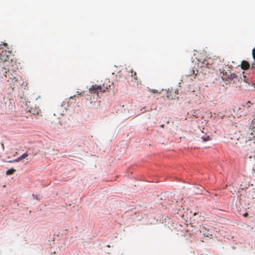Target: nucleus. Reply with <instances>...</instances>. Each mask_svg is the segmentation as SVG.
<instances>
[{"label": "nucleus", "instance_id": "nucleus-1", "mask_svg": "<svg viewBox=\"0 0 255 255\" xmlns=\"http://www.w3.org/2000/svg\"><path fill=\"white\" fill-rule=\"evenodd\" d=\"M6 50L0 47V74L3 75L10 85V88L14 89L20 84V77L17 73V68L11 65Z\"/></svg>", "mask_w": 255, "mask_h": 255}, {"label": "nucleus", "instance_id": "nucleus-2", "mask_svg": "<svg viewBox=\"0 0 255 255\" xmlns=\"http://www.w3.org/2000/svg\"><path fill=\"white\" fill-rule=\"evenodd\" d=\"M1 107L2 111L5 114H10L14 108V103L9 98L5 99L4 102L2 103Z\"/></svg>", "mask_w": 255, "mask_h": 255}, {"label": "nucleus", "instance_id": "nucleus-3", "mask_svg": "<svg viewBox=\"0 0 255 255\" xmlns=\"http://www.w3.org/2000/svg\"><path fill=\"white\" fill-rule=\"evenodd\" d=\"M254 109H255V103H252L250 101L246 102L239 108V110L241 111L240 116H246Z\"/></svg>", "mask_w": 255, "mask_h": 255}, {"label": "nucleus", "instance_id": "nucleus-4", "mask_svg": "<svg viewBox=\"0 0 255 255\" xmlns=\"http://www.w3.org/2000/svg\"><path fill=\"white\" fill-rule=\"evenodd\" d=\"M219 71L220 73L222 74V78L224 81H234L235 82L239 80L238 76L237 74L232 73L229 71H226L224 69H220Z\"/></svg>", "mask_w": 255, "mask_h": 255}, {"label": "nucleus", "instance_id": "nucleus-5", "mask_svg": "<svg viewBox=\"0 0 255 255\" xmlns=\"http://www.w3.org/2000/svg\"><path fill=\"white\" fill-rule=\"evenodd\" d=\"M107 89H108V87H105L104 84L103 86L94 85L92 86L89 91L91 94L97 93V95H98L99 93H104Z\"/></svg>", "mask_w": 255, "mask_h": 255}, {"label": "nucleus", "instance_id": "nucleus-6", "mask_svg": "<svg viewBox=\"0 0 255 255\" xmlns=\"http://www.w3.org/2000/svg\"><path fill=\"white\" fill-rule=\"evenodd\" d=\"M255 156V149L254 147L252 149L248 148L247 150V152L245 155V158L247 162L249 163H253L255 161V159H254Z\"/></svg>", "mask_w": 255, "mask_h": 255}, {"label": "nucleus", "instance_id": "nucleus-7", "mask_svg": "<svg viewBox=\"0 0 255 255\" xmlns=\"http://www.w3.org/2000/svg\"><path fill=\"white\" fill-rule=\"evenodd\" d=\"M28 154L27 153V152H25V153H23V154H22L19 157H18V158H17L16 159H14L13 160L9 161L8 162L12 163V162H19V161H20L22 159H24V158L27 157L28 156Z\"/></svg>", "mask_w": 255, "mask_h": 255}, {"label": "nucleus", "instance_id": "nucleus-8", "mask_svg": "<svg viewBox=\"0 0 255 255\" xmlns=\"http://www.w3.org/2000/svg\"><path fill=\"white\" fill-rule=\"evenodd\" d=\"M250 67V63L247 61H245V60H243L242 62V63H241V68L243 70H247Z\"/></svg>", "mask_w": 255, "mask_h": 255}, {"label": "nucleus", "instance_id": "nucleus-9", "mask_svg": "<svg viewBox=\"0 0 255 255\" xmlns=\"http://www.w3.org/2000/svg\"><path fill=\"white\" fill-rule=\"evenodd\" d=\"M83 94H84V92H77L76 95H74L73 96H71L70 99H74L76 97H79L83 96Z\"/></svg>", "mask_w": 255, "mask_h": 255}, {"label": "nucleus", "instance_id": "nucleus-10", "mask_svg": "<svg viewBox=\"0 0 255 255\" xmlns=\"http://www.w3.org/2000/svg\"><path fill=\"white\" fill-rule=\"evenodd\" d=\"M130 76L132 77L134 80H137L136 73L135 72L133 71L132 70L130 72Z\"/></svg>", "mask_w": 255, "mask_h": 255}, {"label": "nucleus", "instance_id": "nucleus-11", "mask_svg": "<svg viewBox=\"0 0 255 255\" xmlns=\"http://www.w3.org/2000/svg\"><path fill=\"white\" fill-rule=\"evenodd\" d=\"M15 171V170L14 169L11 168L6 171V174L7 175H11V174H13Z\"/></svg>", "mask_w": 255, "mask_h": 255}, {"label": "nucleus", "instance_id": "nucleus-12", "mask_svg": "<svg viewBox=\"0 0 255 255\" xmlns=\"http://www.w3.org/2000/svg\"><path fill=\"white\" fill-rule=\"evenodd\" d=\"M202 139L204 141H207L211 140V137L209 135H205L203 136H202Z\"/></svg>", "mask_w": 255, "mask_h": 255}, {"label": "nucleus", "instance_id": "nucleus-13", "mask_svg": "<svg viewBox=\"0 0 255 255\" xmlns=\"http://www.w3.org/2000/svg\"><path fill=\"white\" fill-rule=\"evenodd\" d=\"M208 64H209V62H208V60H204L203 62V67H204L206 65L207 66V67H208V68H210V67L208 66Z\"/></svg>", "mask_w": 255, "mask_h": 255}, {"label": "nucleus", "instance_id": "nucleus-14", "mask_svg": "<svg viewBox=\"0 0 255 255\" xmlns=\"http://www.w3.org/2000/svg\"><path fill=\"white\" fill-rule=\"evenodd\" d=\"M4 150V146L3 143H0V153L3 151Z\"/></svg>", "mask_w": 255, "mask_h": 255}, {"label": "nucleus", "instance_id": "nucleus-15", "mask_svg": "<svg viewBox=\"0 0 255 255\" xmlns=\"http://www.w3.org/2000/svg\"><path fill=\"white\" fill-rule=\"evenodd\" d=\"M166 97L168 98H171V99H173L172 97H171L170 94H169V92L167 91V95H166Z\"/></svg>", "mask_w": 255, "mask_h": 255}, {"label": "nucleus", "instance_id": "nucleus-16", "mask_svg": "<svg viewBox=\"0 0 255 255\" xmlns=\"http://www.w3.org/2000/svg\"><path fill=\"white\" fill-rule=\"evenodd\" d=\"M150 91L153 93H156L158 92L157 90H150Z\"/></svg>", "mask_w": 255, "mask_h": 255}, {"label": "nucleus", "instance_id": "nucleus-17", "mask_svg": "<svg viewBox=\"0 0 255 255\" xmlns=\"http://www.w3.org/2000/svg\"><path fill=\"white\" fill-rule=\"evenodd\" d=\"M243 78H244L243 80H244L245 82H247H247H248L247 80H246V76L244 75V76H243Z\"/></svg>", "mask_w": 255, "mask_h": 255}, {"label": "nucleus", "instance_id": "nucleus-18", "mask_svg": "<svg viewBox=\"0 0 255 255\" xmlns=\"http://www.w3.org/2000/svg\"><path fill=\"white\" fill-rule=\"evenodd\" d=\"M243 216H244V217H247V216H248V214L247 213H245L243 215Z\"/></svg>", "mask_w": 255, "mask_h": 255}, {"label": "nucleus", "instance_id": "nucleus-19", "mask_svg": "<svg viewBox=\"0 0 255 255\" xmlns=\"http://www.w3.org/2000/svg\"><path fill=\"white\" fill-rule=\"evenodd\" d=\"M253 124L254 125H255V119L253 121Z\"/></svg>", "mask_w": 255, "mask_h": 255}, {"label": "nucleus", "instance_id": "nucleus-20", "mask_svg": "<svg viewBox=\"0 0 255 255\" xmlns=\"http://www.w3.org/2000/svg\"><path fill=\"white\" fill-rule=\"evenodd\" d=\"M254 149H255V156H254V159H255V145L254 146Z\"/></svg>", "mask_w": 255, "mask_h": 255}, {"label": "nucleus", "instance_id": "nucleus-21", "mask_svg": "<svg viewBox=\"0 0 255 255\" xmlns=\"http://www.w3.org/2000/svg\"><path fill=\"white\" fill-rule=\"evenodd\" d=\"M3 45L5 46H7V44L6 43H4Z\"/></svg>", "mask_w": 255, "mask_h": 255}, {"label": "nucleus", "instance_id": "nucleus-22", "mask_svg": "<svg viewBox=\"0 0 255 255\" xmlns=\"http://www.w3.org/2000/svg\"><path fill=\"white\" fill-rule=\"evenodd\" d=\"M161 127H162V128H163L164 125H161Z\"/></svg>", "mask_w": 255, "mask_h": 255}, {"label": "nucleus", "instance_id": "nucleus-23", "mask_svg": "<svg viewBox=\"0 0 255 255\" xmlns=\"http://www.w3.org/2000/svg\"><path fill=\"white\" fill-rule=\"evenodd\" d=\"M196 215V213H195L194 214V215L195 216V215Z\"/></svg>", "mask_w": 255, "mask_h": 255}]
</instances>
